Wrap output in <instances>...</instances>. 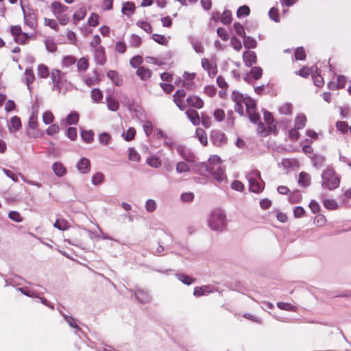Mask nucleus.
Returning <instances> with one entry per match:
<instances>
[{"mask_svg":"<svg viewBox=\"0 0 351 351\" xmlns=\"http://www.w3.org/2000/svg\"><path fill=\"white\" fill-rule=\"evenodd\" d=\"M339 184L340 176L333 167L328 166L322 173V186L328 190H333L338 188Z\"/></svg>","mask_w":351,"mask_h":351,"instance_id":"f257e3e1","label":"nucleus"},{"mask_svg":"<svg viewBox=\"0 0 351 351\" xmlns=\"http://www.w3.org/2000/svg\"><path fill=\"white\" fill-rule=\"evenodd\" d=\"M207 170L218 182H222L226 180L224 168L220 158L217 156H213L209 158Z\"/></svg>","mask_w":351,"mask_h":351,"instance_id":"f03ea898","label":"nucleus"},{"mask_svg":"<svg viewBox=\"0 0 351 351\" xmlns=\"http://www.w3.org/2000/svg\"><path fill=\"white\" fill-rule=\"evenodd\" d=\"M208 226L213 230H222L226 226V215L220 209H215L210 213Z\"/></svg>","mask_w":351,"mask_h":351,"instance_id":"7ed1b4c3","label":"nucleus"},{"mask_svg":"<svg viewBox=\"0 0 351 351\" xmlns=\"http://www.w3.org/2000/svg\"><path fill=\"white\" fill-rule=\"evenodd\" d=\"M250 189L254 193H260L264 189V182L261 177V173L258 170H253L247 175Z\"/></svg>","mask_w":351,"mask_h":351,"instance_id":"20e7f679","label":"nucleus"},{"mask_svg":"<svg viewBox=\"0 0 351 351\" xmlns=\"http://www.w3.org/2000/svg\"><path fill=\"white\" fill-rule=\"evenodd\" d=\"M64 74L60 70L52 69L50 73V78L52 81V90L58 93H61L62 86L64 84Z\"/></svg>","mask_w":351,"mask_h":351,"instance_id":"39448f33","label":"nucleus"},{"mask_svg":"<svg viewBox=\"0 0 351 351\" xmlns=\"http://www.w3.org/2000/svg\"><path fill=\"white\" fill-rule=\"evenodd\" d=\"M210 139L214 145L221 146L226 142V138L223 133L220 131L214 130L210 135Z\"/></svg>","mask_w":351,"mask_h":351,"instance_id":"423d86ee","label":"nucleus"},{"mask_svg":"<svg viewBox=\"0 0 351 351\" xmlns=\"http://www.w3.org/2000/svg\"><path fill=\"white\" fill-rule=\"evenodd\" d=\"M177 151L179 154L186 161L193 162L195 158L194 154L191 152V150L185 146L178 145L177 147Z\"/></svg>","mask_w":351,"mask_h":351,"instance_id":"0eeeda50","label":"nucleus"},{"mask_svg":"<svg viewBox=\"0 0 351 351\" xmlns=\"http://www.w3.org/2000/svg\"><path fill=\"white\" fill-rule=\"evenodd\" d=\"M243 62L246 66L250 67L256 62V54L253 51H245L243 54Z\"/></svg>","mask_w":351,"mask_h":351,"instance_id":"6e6552de","label":"nucleus"},{"mask_svg":"<svg viewBox=\"0 0 351 351\" xmlns=\"http://www.w3.org/2000/svg\"><path fill=\"white\" fill-rule=\"evenodd\" d=\"M51 12L56 17L65 13L68 7L58 1H54L51 4Z\"/></svg>","mask_w":351,"mask_h":351,"instance_id":"1a4fd4ad","label":"nucleus"},{"mask_svg":"<svg viewBox=\"0 0 351 351\" xmlns=\"http://www.w3.org/2000/svg\"><path fill=\"white\" fill-rule=\"evenodd\" d=\"M94 58L97 64L104 65L106 62L105 49L103 47H99L94 51Z\"/></svg>","mask_w":351,"mask_h":351,"instance_id":"9d476101","label":"nucleus"},{"mask_svg":"<svg viewBox=\"0 0 351 351\" xmlns=\"http://www.w3.org/2000/svg\"><path fill=\"white\" fill-rule=\"evenodd\" d=\"M202 66L206 71H207L210 77H214L217 75V66L215 65H212L208 59L203 58L202 60Z\"/></svg>","mask_w":351,"mask_h":351,"instance_id":"9b49d317","label":"nucleus"},{"mask_svg":"<svg viewBox=\"0 0 351 351\" xmlns=\"http://www.w3.org/2000/svg\"><path fill=\"white\" fill-rule=\"evenodd\" d=\"M76 167L82 173H87L90 170V162L88 158H83L77 162Z\"/></svg>","mask_w":351,"mask_h":351,"instance_id":"f8f14e48","label":"nucleus"},{"mask_svg":"<svg viewBox=\"0 0 351 351\" xmlns=\"http://www.w3.org/2000/svg\"><path fill=\"white\" fill-rule=\"evenodd\" d=\"M136 299L142 304L148 303L151 300L149 293L143 289H137L134 291Z\"/></svg>","mask_w":351,"mask_h":351,"instance_id":"ddd939ff","label":"nucleus"},{"mask_svg":"<svg viewBox=\"0 0 351 351\" xmlns=\"http://www.w3.org/2000/svg\"><path fill=\"white\" fill-rule=\"evenodd\" d=\"M264 120L268 125V130L270 132L276 131V123L271 112L265 111L264 112Z\"/></svg>","mask_w":351,"mask_h":351,"instance_id":"4468645a","label":"nucleus"},{"mask_svg":"<svg viewBox=\"0 0 351 351\" xmlns=\"http://www.w3.org/2000/svg\"><path fill=\"white\" fill-rule=\"evenodd\" d=\"M23 12L25 23L30 28L34 29L37 25L35 14L33 12H25L24 10Z\"/></svg>","mask_w":351,"mask_h":351,"instance_id":"2eb2a0df","label":"nucleus"},{"mask_svg":"<svg viewBox=\"0 0 351 351\" xmlns=\"http://www.w3.org/2000/svg\"><path fill=\"white\" fill-rule=\"evenodd\" d=\"M22 127L21 119L17 116H14L10 119V123L8 125L9 131L11 133L19 130Z\"/></svg>","mask_w":351,"mask_h":351,"instance_id":"dca6fc26","label":"nucleus"},{"mask_svg":"<svg viewBox=\"0 0 351 351\" xmlns=\"http://www.w3.org/2000/svg\"><path fill=\"white\" fill-rule=\"evenodd\" d=\"M188 119L194 125H197L200 123V118L198 112L194 109H189L185 112Z\"/></svg>","mask_w":351,"mask_h":351,"instance_id":"f3484780","label":"nucleus"},{"mask_svg":"<svg viewBox=\"0 0 351 351\" xmlns=\"http://www.w3.org/2000/svg\"><path fill=\"white\" fill-rule=\"evenodd\" d=\"M186 101L189 105L196 108H202L204 106V101L197 96H189L186 99Z\"/></svg>","mask_w":351,"mask_h":351,"instance_id":"a211bd4d","label":"nucleus"},{"mask_svg":"<svg viewBox=\"0 0 351 351\" xmlns=\"http://www.w3.org/2000/svg\"><path fill=\"white\" fill-rule=\"evenodd\" d=\"M107 76L112 80L114 85L120 86L123 84V80L116 71H109L107 73Z\"/></svg>","mask_w":351,"mask_h":351,"instance_id":"6ab92c4d","label":"nucleus"},{"mask_svg":"<svg viewBox=\"0 0 351 351\" xmlns=\"http://www.w3.org/2000/svg\"><path fill=\"white\" fill-rule=\"evenodd\" d=\"M136 74L142 80H147L152 77V71L150 69L144 66H140L137 69Z\"/></svg>","mask_w":351,"mask_h":351,"instance_id":"aec40b11","label":"nucleus"},{"mask_svg":"<svg viewBox=\"0 0 351 351\" xmlns=\"http://www.w3.org/2000/svg\"><path fill=\"white\" fill-rule=\"evenodd\" d=\"M293 104L289 102L282 104L278 106V112L283 115H291L293 113Z\"/></svg>","mask_w":351,"mask_h":351,"instance_id":"412c9836","label":"nucleus"},{"mask_svg":"<svg viewBox=\"0 0 351 351\" xmlns=\"http://www.w3.org/2000/svg\"><path fill=\"white\" fill-rule=\"evenodd\" d=\"M306 117L304 114H299L295 118L294 128L298 130L304 128L306 123Z\"/></svg>","mask_w":351,"mask_h":351,"instance_id":"4be33fe9","label":"nucleus"},{"mask_svg":"<svg viewBox=\"0 0 351 351\" xmlns=\"http://www.w3.org/2000/svg\"><path fill=\"white\" fill-rule=\"evenodd\" d=\"M263 74V69L262 68L259 66H254L251 69L250 73L248 76L245 77V81H248L250 76H252V77L254 80H258L262 77Z\"/></svg>","mask_w":351,"mask_h":351,"instance_id":"5701e85b","label":"nucleus"},{"mask_svg":"<svg viewBox=\"0 0 351 351\" xmlns=\"http://www.w3.org/2000/svg\"><path fill=\"white\" fill-rule=\"evenodd\" d=\"M52 169L54 173L58 177L63 176L66 173L65 167L60 162H56L53 163Z\"/></svg>","mask_w":351,"mask_h":351,"instance_id":"b1692460","label":"nucleus"},{"mask_svg":"<svg viewBox=\"0 0 351 351\" xmlns=\"http://www.w3.org/2000/svg\"><path fill=\"white\" fill-rule=\"evenodd\" d=\"M108 108L111 111H117L119 108L118 101L112 97L109 96L106 99Z\"/></svg>","mask_w":351,"mask_h":351,"instance_id":"393cba45","label":"nucleus"},{"mask_svg":"<svg viewBox=\"0 0 351 351\" xmlns=\"http://www.w3.org/2000/svg\"><path fill=\"white\" fill-rule=\"evenodd\" d=\"M147 163L152 167L158 168L161 166L162 162L159 157L157 156H151L147 157Z\"/></svg>","mask_w":351,"mask_h":351,"instance_id":"a878e982","label":"nucleus"},{"mask_svg":"<svg viewBox=\"0 0 351 351\" xmlns=\"http://www.w3.org/2000/svg\"><path fill=\"white\" fill-rule=\"evenodd\" d=\"M243 104L246 107L247 113L256 110V102L251 97H245Z\"/></svg>","mask_w":351,"mask_h":351,"instance_id":"bb28decb","label":"nucleus"},{"mask_svg":"<svg viewBox=\"0 0 351 351\" xmlns=\"http://www.w3.org/2000/svg\"><path fill=\"white\" fill-rule=\"evenodd\" d=\"M243 45L246 49H254L256 47L257 43L254 38L245 36L243 37Z\"/></svg>","mask_w":351,"mask_h":351,"instance_id":"cd10ccee","label":"nucleus"},{"mask_svg":"<svg viewBox=\"0 0 351 351\" xmlns=\"http://www.w3.org/2000/svg\"><path fill=\"white\" fill-rule=\"evenodd\" d=\"M311 182V176L305 173L301 172L300 173L298 183L303 186H308Z\"/></svg>","mask_w":351,"mask_h":351,"instance_id":"c85d7f7f","label":"nucleus"},{"mask_svg":"<svg viewBox=\"0 0 351 351\" xmlns=\"http://www.w3.org/2000/svg\"><path fill=\"white\" fill-rule=\"evenodd\" d=\"M53 226L60 230H66L70 227V225L66 220L58 219L54 223Z\"/></svg>","mask_w":351,"mask_h":351,"instance_id":"c756f323","label":"nucleus"},{"mask_svg":"<svg viewBox=\"0 0 351 351\" xmlns=\"http://www.w3.org/2000/svg\"><path fill=\"white\" fill-rule=\"evenodd\" d=\"M195 136L198 138L199 141L203 145H207V136L205 131L202 128H197L195 131Z\"/></svg>","mask_w":351,"mask_h":351,"instance_id":"7c9ffc66","label":"nucleus"},{"mask_svg":"<svg viewBox=\"0 0 351 351\" xmlns=\"http://www.w3.org/2000/svg\"><path fill=\"white\" fill-rule=\"evenodd\" d=\"M51 72H49L48 67L45 64H39L38 66V75L41 78H47L50 76Z\"/></svg>","mask_w":351,"mask_h":351,"instance_id":"2f4dec72","label":"nucleus"},{"mask_svg":"<svg viewBox=\"0 0 351 351\" xmlns=\"http://www.w3.org/2000/svg\"><path fill=\"white\" fill-rule=\"evenodd\" d=\"M87 13V10L85 6L80 8L73 14V19L76 21H79L84 19Z\"/></svg>","mask_w":351,"mask_h":351,"instance_id":"473e14b6","label":"nucleus"},{"mask_svg":"<svg viewBox=\"0 0 351 351\" xmlns=\"http://www.w3.org/2000/svg\"><path fill=\"white\" fill-rule=\"evenodd\" d=\"M81 136L85 143H90L93 141L94 133L92 130H83Z\"/></svg>","mask_w":351,"mask_h":351,"instance_id":"72a5a7b5","label":"nucleus"},{"mask_svg":"<svg viewBox=\"0 0 351 351\" xmlns=\"http://www.w3.org/2000/svg\"><path fill=\"white\" fill-rule=\"evenodd\" d=\"M79 121V114L76 112L69 114L66 118V122L69 125L77 124Z\"/></svg>","mask_w":351,"mask_h":351,"instance_id":"f704fd0d","label":"nucleus"},{"mask_svg":"<svg viewBox=\"0 0 351 351\" xmlns=\"http://www.w3.org/2000/svg\"><path fill=\"white\" fill-rule=\"evenodd\" d=\"M25 81H26L28 89L30 90V84H32L35 80L34 73L32 69H27L25 70Z\"/></svg>","mask_w":351,"mask_h":351,"instance_id":"c9c22d12","label":"nucleus"},{"mask_svg":"<svg viewBox=\"0 0 351 351\" xmlns=\"http://www.w3.org/2000/svg\"><path fill=\"white\" fill-rule=\"evenodd\" d=\"M177 278L185 285H190L195 282V279L183 274H176Z\"/></svg>","mask_w":351,"mask_h":351,"instance_id":"e433bc0d","label":"nucleus"},{"mask_svg":"<svg viewBox=\"0 0 351 351\" xmlns=\"http://www.w3.org/2000/svg\"><path fill=\"white\" fill-rule=\"evenodd\" d=\"M324 206L329 210H335L338 208V203L333 199H325L323 202Z\"/></svg>","mask_w":351,"mask_h":351,"instance_id":"4c0bfd02","label":"nucleus"},{"mask_svg":"<svg viewBox=\"0 0 351 351\" xmlns=\"http://www.w3.org/2000/svg\"><path fill=\"white\" fill-rule=\"evenodd\" d=\"M104 175L101 172H97L92 176L91 182L94 185H99L104 180Z\"/></svg>","mask_w":351,"mask_h":351,"instance_id":"58836bf2","label":"nucleus"},{"mask_svg":"<svg viewBox=\"0 0 351 351\" xmlns=\"http://www.w3.org/2000/svg\"><path fill=\"white\" fill-rule=\"evenodd\" d=\"M103 98V93L99 88H93L91 90V99L95 102H99Z\"/></svg>","mask_w":351,"mask_h":351,"instance_id":"ea45409f","label":"nucleus"},{"mask_svg":"<svg viewBox=\"0 0 351 351\" xmlns=\"http://www.w3.org/2000/svg\"><path fill=\"white\" fill-rule=\"evenodd\" d=\"M77 69L80 71H85L88 67V60L86 58H81L77 63Z\"/></svg>","mask_w":351,"mask_h":351,"instance_id":"a19ab883","label":"nucleus"},{"mask_svg":"<svg viewBox=\"0 0 351 351\" xmlns=\"http://www.w3.org/2000/svg\"><path fill=\"white\" fill-rule=\"evenodd\" d=\"M85 84L88 86H91L95 84H97L99 83V78H98V74L95 71V75L91 77H86L84 80Z\"/></svg>","mask_w":351,"mask_h":351,"instance_id":"79ce46f5","label":"nucleus"},{"mask_svg":"<svg viewBox=\"0 0 351 351\" xmlns=\"http://www.w3.org/2000/svg\"><path fill=\"white\" fill-rule=\"evenodd\" d=\"M176 171L178 173L189 172L190 167L184 162H179L176 165Z\"/></svg>","mask_w":351,"mask_h":351,"instance_id":"37998d69","label":"nucleus"},{"mask_svg":"<svg viewBox=\"0 0 351 351\" xmlns=\"http://www.w3.org/2000/svg\"><path fill=\"white\" fill-rule=\"evenodd\" d=\"M142 40L136 34H132L130 39V45L133 47H138L141 45Z\"/></svg>","mask_w":351,"mask_h":351,"instance_id":"c03bdc74","label":"nucleus"},{"mask_svg":"<svg viewBox=\"0 0 351 351\" xmlns=\"http://www.w3.org/2000/svg\"><path fill=\"white\" fill-rule=\"evenodd\" d=\"M277 306L282 310H285V311H296V308L294 306H293L291 304H289V303L279 302L277 303Z\"/></svg>","mask_w":351,"mask_h":351,"instance_id":"a18cd8bd","label":"nucleus"},{"mask_svg":"<svg viewBox=\"0 0 351 351\" xmlns=\"http://www.w3.org/2000/svg\"><path fill=\"white\" fill-rule=\"evenodd\" d=\"M128 159L132 161L139 162L141 160V156L134 148H130Z\"/></svg>","mask_w":351,"mask_h":351,"instance_id":"49530a36","label":"nucleus"},{"mask_svg":"<svg viewBox=\"0 0 351 351\" xmlns=\"http://www.w3.org/2000/svg\"><path fill=\"white\" fill-rule=\"evenodd\" d=\"M152 38L154 41L162 45H167L168 43V40L164 35L154 34L152 35Z\"/></svg>","mask_w":351,"mask_h":351,"instance_id":"de8ad7c7","label":"nucleus"},{"mask_svg":"<svg viewBox=\"0 0 351 351\" xmlns=\"http://www.w3.org/2000/svg\"><path fill=\"white\" fill-rule=\"evenodd\" d=\"M135 9V6L134 3L132 2H125L123 3L122 7V12L124 14H128L127 12H130L131 14L134 12Z\"/></svg>","mask_w":351,"mask_h":351,"instance_id":"09e8293b","label":"nucleus"},{"mask_svg":"<svg viewBox=\"0 0 351 351\" xmlns=\"http://www.w3.org/2000/svg\"><path fill=\"white\" fill-rule=\"evenodd\" d=\"M99 143L104 145H108L111 141V136L109 134L104 132L99 136Z\"/></svg>","mask_w":351,"mask_h":351,"instance_id":"8fccbe9b","label":"nucleus"},{"mask_svg":"<svg viewBox=\"0 0 351 351\" xmlns=\"http://www.w3.org/2000/svg\"><path fill=\"white\" fill-rule=\"evenodd\" d=\"M301 199L302 195L298 191L291 193V195L289 197V202L291 204L299 203L301 201Z\"/></svg>","mask_w":351,"mask_h":351,"instance_id":"3c124183","label":"nucleus"},{"mask_svg":"<svg viewBox=\"0 0 351 351\" xmlns=\"http://www.w3.org/2000/svg\"><path fill=\"white\" fill-rule=\"evenodd\" d=\"M221 22L225 25H228L232 22V13L229 10H225L221 16Z\"/></svg>","mask_w":351,"mask_h":351,"instance_id":"603ef678","label":"nucleus"},{"mask_svg":"<svg viewBox=\"0 0 351 351\" xmlns=\"http://www.w3.org/2000/svg\"><path fill=\"white\" fill-rule=\"evenodd\" d=\"M231 97L234 103L244 102L245 99V97L237 90L232 92Z\"/></svg>","mask_w":351,"mask_h":351,"instance_id":"864d4df0","label":"nucleus"},{"mask_svg":"<svg viewBox=\"0 0 351 351\" xmlns=\"http://www.w3.org/2000/svg\"><path fill=\"white\" fill-rule=\"evenodd\" d=\"M136 25L142 28L147 33L150 34L152 32V27L148 22L146 21H138Z\"/></svg>","mask_w":351,"mask_h":351,"instance_id":"5fc2aeb1","label":"nucleus"},{"mask_svg":"<svg viewBox=\"0 0 351 351\" xmlns=\"http://www.w3.org/2000/svg\"><path fill=\"white\" fill-rule=\"evenodd\" d=\"M250 10L249 7L247 5H243L240 7L237 12V15L239 18L242 17L243 16H248L250 14Z\"/></svg>","mask_w":351,"mask_h":351,"instance_id":"6e6d98bb","label":"nucleus"},{"mask_svg":"<svg viewBox=\"0 0 351 351\" xmlns=\"http://www.w3.org/2000/svg\"><path fill=\"white\" fill-rule=\"evenodd\" d=\"M53 114L51 111H46L43 116V122L45 124H50L53 121Z\"/></svg>","mask_w":351,"mask_h":351,"instance_id":"4d7b16f0","label":"nucleus"},{"mask_svg":"<svg viewBox=\"0 0 351 351\" xmlns=\"http://www.w3.org/2000/svg\"><path fill=\"white\" fill-rule=\"evenodd\" d=\"M145 208L147 212L152 213L156 209V203L154 199H149L146 202Z\"/></svg>","mask_w":351,"mask_h":351,"instance_id":"13d9d810","label":"nucleus"},{"mask_svg":"<svg viewBox=\"0 0 351 351\" xmlns=\"http://www.w3.org/2000/svg\"><path fill=\"white\" fill-rule=\"evenodd\" d=\"M9 218L15 221V222H21L23 221V218L21 216L20 213L17 211H11L8 214Z\"/></svg>","mask_w":351,"mask_h":351,"instance_id":"bf43d9fd","label":"nucleus"},{"mask_svg":"<svg viewBox=\"0 0 351 351\" xmlns=\"http://www.w3.org/2000/svg\"><path fill=\"white\" fill-rule=\"evenodd\" d=\"M326 222V219L325 216L322 215H317L313 220V223L316 224L317 226H323L325 225Z\"/></svg>","mask_w":351,"mask_h":351,"instance_id":"052dcab7","label":"nucleus"},{"mask_svg":"<svg viewBox=\"0 0 351 351\" xmlns=\"http://www.w3.org/2000/svg\"><path fill=\"white\" fill-rule=\"evenodd\" d=\"M234 30L236 32V33L241 36V37H245V30H244V27L243 26L240 24L239 23H234Z\"/></svg>","mask_w":351,"mask_h":351,"instance_id":"680f3d73","label":"nucleus"},{"mask_svg":"<svg viewBox=\"0 0 351 351\" xmlns=\"http://www.w3.org/2000/svg\"><path fill=\"white\" fill-rule=\"evenodd\" d=\"M215 119L217 121H221L225 118V112L222 109H217L213 113Z\"/></svg>","mask_w":351,"mask_h":351,"instance_id":"e2e57ef3","label":"nucleus"},{"mask_svg":"<svg viewBox=\"0 0 351 351\" xmlns=\"http://www.w3.org/2000/svg\"><path fill=\"white\" fill-rule=\"evenodd\" d=\"M337 129L342 133H346L348 130V125L345 121H337L336 123Z\"/></svg>","mask_w":351,"mask_h":351,"instance_id":"0e129e2a","label":"nucleus"},{"mask_svg":"<svg viewBox=\"0 0 351 351\" xmlns=\"http://www.w3.org/2000/svg\"><path fill=\"white\" fill-rule=\"evenodd\" d=\"M46 49L49 52H54L57 49V46L53 40H47L45 42Z\"/></svg>","mask_w":351,"mask_h":351,"instance_id":"69168bd1","label":"nucleus"},{"mask_svg":"<svg viewBox=\"0 0 351 351\" xmlns=\"http://www.w3.org/2000/svg\"><path fill=\"white\" fill-rule=\"evenodd\" d=\"M230 43L232 47L237 51H240L242 48L241 42L236 37H232L231 38Z\"/></svg>","mask_w":351,"mask_h":351,"instance_id":"338daca9","label":"nucleus"},{"mask_svg":"<svg viewBox=\"0 0 351 351\" xmlns=\"http://www.w3.org/2000/svg\"><path fill=\"white\" fill-rule=\"evenodd\" d=\"M75 63V58L73 56H65L62 60V64L64 66L69 67Z\"/></svg>","mask_w":351,"mask_h":351,"instance_id":"774afa93","label":"nucleus"}]
</instances>
